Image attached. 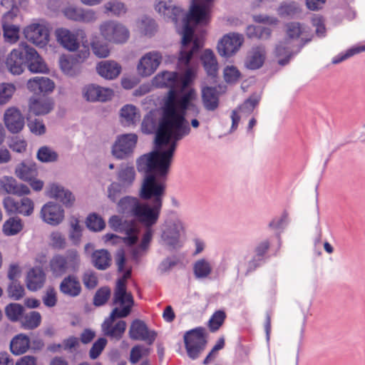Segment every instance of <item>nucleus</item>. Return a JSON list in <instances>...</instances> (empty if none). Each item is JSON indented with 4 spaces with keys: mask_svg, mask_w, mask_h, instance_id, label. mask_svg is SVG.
<instances>
[{
    "mask_svg": "<svg viewBox=\"0 0 365 365\" xmlns=\"http://www.w3.org/2000/svg\"><path fill=\"white\" fill-rule=\"evenodd\" d=\"M173 110L167 108L157 138L155 150L136 159V168L145 175L154 174L167 175L178 141L190 133V127L182 123V118H173Z\"/></svg>",
    "mask_w": 365,
    "mask_h": 365,
    "instance_id": "nucleus-1",
    "label": "nucleus"
},
{
    "mask_svg": "<svg viewBox=\"0 0 365 365\" xmlns=\"http://www.w3.org/2000/svg\"><path fill=\"white\" fill-rule=\"evenodd\" d=\"M166 176L148 174L143 177L138 195L143 200H150L151 204L141 202L135 197L126 196L118 201L117 211L140 212L150 219L160 216L166 192Z\"/></svg>",
    "mask_w": 365,
    "mask_h": 365,
    "instance_id": "nucleus-2",
    "label": "nucleus"
},
{
    "mask_svg": "<svg viewBox=\"0 0 365 365\" xmlns=\"http://www.w3.org/2000/svg\"><path fill=\"white\" fill-rule=\"evenodd\" d=\"M213 2L214 0H192L190 11L183 18V27L180 31L182 36V46L178 57L180 66H187L192 56L202 46V40L194 37V29L190 23L207 24Z\"/></svg>",
    "mask_w": 365,
    "mask_h": 365,
    "instance_id": "nucleus-3",
    "label": "nucleus"
},
{
    "mask_svg": "<svg viewBox=\"0 0 365 365\" xmlns=\"http://www.w3.org/2000/svg\"><path fill=\"white\" fill-rule=\"evenodd\" d=\"M196 98V91L193 88H190L187 92L177 98L173 95L170 96L164 103L162 109V117L158 122L153 112H150L144 117L141 124L143 133L146 134L155 133V138H157L158 132L163 120L167 108H170L173 110V118H182V123L187 127H190L185 118L187 112H190L193 115H197L200 113V108L194 103Z\"/></svg>",
    "mask_w": 365,
    "mask_h": 365,
    "instance_id": "nucleus-4",
    "label": "nucleus"
},
{
    "mask_svg": "<svg viewBox=\"0 0 365 365\" xmlns=\"http://www.w3.org/2000/svg\"><path fill=\"white\" fill-rule=\"evenodd\" d=\"M185 232L182 220L175 212L168 215L161 227L160 243L170 250L182 247V237Z\"/></svg>",
    "mask_w": 365,
    "mask_h": 365,
    "instance_id": "nucleus-5",
    "label": "nucleus"
},
{
    "mask_svg": "<svg viewBox=\"0 0 365 365\" xmlns=\"http://www.w3.org/2000/svg\"><path fill=\"white\" fill-rule=\"evenodd\" d=\"M195 78V71L187 68L183 75L176 72L163 71L156 75L153 81V85L157 88L169 87L171 88L170 95L174 96V90L184 91Z\"/></svg>",
    "mask_w": 365,
    "mask_h": 365,
    "instance_id": "nucleus-6",
    "label": "nucleus"
},
{
    "mask_svg": "<svg viewBox=\"0 0 365 365\" xmlns=\"http://www.w3.org/2000/svg\"><path fill=\"white\" fill-rule=\"evenodd\" d=\"M131 276V269H128L123 276L117 280L113 294V304H118L121 308L115 307L111 313L119 318L128 317L134 304L131 293L127 292L126 280Z\"/></svg>",
    "mask_w": 365,
    "mask_h": 365,
    "instance_id": "nucleus-7",
    "label": "nucleus"
},
{
    "mask_svg": "<svg viewBox=\"0 0 365 365\" xmlns=\"http://www.w3.org/2000/svg\"><path fill=\"white\" fill-rule=\"evenodd\" d=\"M108 225L114 231L123 233L125 236L120 237L115 234L108 233L103 237L105 242L113 240V243H117L122 240L128 245H133L137 242L138 231L133 222L123 220L118 215H113L108 220Z\"/></svg>",
    "mask_w": 365,
    "mask_h": 365,
    "instance_id": "nucleus-8",
    "label": "nucleus"
},
{
    "mask_svg": "<svg viewBox=\"0 0 365 365\" xmlns=\"http://www.w3.org/2000/svg\"><path fill=\"white\" fill-rule=\"evenodd\" d=\"M99 31L106 41L114 44H123L130 38L128 29L123 24L113 20H108L101 23Z\"/></svg>",
    "mask_w": 365,
    "mask_h": 365,
    "instance_id": "nucleus-9",
    "label": "nucleus"
},
{
    "mask_svg": "<svg viewBox=\"0 0 365 365\" xmlns=\"http://www.w3.org/2000/svg\"><path fill=\"white\" fill-rule=\"evenodd\" d=\"M304 29L299 23L292 22L287 25V37L284 42H280L276 47V54L278 57H284L279 59L278 63L284 66L289 62L292 56V48L289 41H297L302 36Z\"/></svg>",
    "mask_w": 365,
    "mask_h": 365,
    "instance_id": "nucleus-10",
    "label": "nucleus"
},
{
    "mask_svg": "<svg viewBox=\"0 0 365 365\" xmlns=\"http://www.w3.org/2000/svg\"><path fill=\"white\" fill-rule=\"evenodd\" d=\"M185 349L188 356L196 359L203 351L206 345L205 329L197 327L185 332L184 335Z\"/></svg>",
    "mask_w": 365,
    "mask_h": 365,
    "instance_id": "nucleus-11",
    "label": "nucleus"
},
{
    "mask_svg": "<svg viewBox=\"0 0 365 365\" xmlns=\"http://www.w3.org/2000/svg\"><path fill=\"white\" fill-rule=\"evenodd\" d=\"M138 140V135L135 133L118 135L112 146V155L118 160L129 158L134 153Z\"/></svg>",
    "mask_w": 365,
    "mask_h": 365,
    "instance_id": "nucleus-12",
    "label": "nucleus"
},
{
    "mask_svg": "<svg viewBox=\"0 0 365 365\" xmlns=\"http://www.w3.org/2000/svg\"><path fill=\"white\" fill-rule=\"evenodd\" d=\"M55 36L58 43L71 52L79 48V38L83 40L86 37L84 30L81 29L70 31L66 28H59L56 30Z\"/></svg>",
    "mask_w": 365,
    "mask_h": 365,
    "instance_id": "nucleus-13",
    "label": "nucleus"
},
{
    "mask_svg": "<svg viewBox=\"0 0 365 365\" xmlns=\"http://www.w3.org/2000/svg\"><path fill=\"white\" fill-rule=\"evenodd\" d=\"M3 205L6 212L9 215H21L28 217L31 215L34 210L33 200L26 197L16 200L9 196L4 198Z\"/></svg>",
    "mask_w": 365,
    "mask_h": 365,
    "instance_id": "nucleus-14",
    "label": "nucleus"
},
{
    "mask_svg": "<svg viewBox=\"0 0 365 365\" xmlns=\"http://www.w3.org/2000/svg\"><path fill=\"white\" fill-rule=\"evenodd\" d=\"M163 60L162 54L157 51L146 53L137 65L138 73L142 77L151 76L159 67Z\"/></svg>",
    "mask_w": 365,
    "mask_h": 365,
    "instance_id": "nucleus-15",
    "label": "nucleus"
},
{
    "mask_svg": "<svg viewBox=\"0 0 365 365\" xmlns=\"http://www.w3.org/2000/svg\"><path fill=\"white\" fill-rule=\"evenodd\" d=\"M26 43H21L18 48H14L6 59V66L14 75H19L24 70L26 63Z\"/></svg>",
    "mask_w": 365,
    "mask_h": 365,
    "instance_id": "nucleus-16",
    "label": "nucleus"
},
{
    "mask_svg": "<svg viewBox=\"0 0 365 365\" xmlns=\"http://www.w3.org/2000/svg\"><path fill=\"white\" fill-rule=\"evenodd\" d=\"M24 34L27 40L33 43L43 46L49 40V30L45 23H35L26 26Z\"/></svg>",
    "mask_w": 365,
    "mask_h": 365,
    "instance_id": "nucleus-17",
    "label": "nucleus"
},
{
    "mask_svg": "<svg viewBox=\"0 0 365 365\" xmlns=\"http://www.w3.org/2000/svg\"><path fill=\"white\" fill-rule=\"evenodd\" d=\"M120 214L126 215L133 217L137 222L140 223L145 227V231L143 232L140 247L142 249H148L149 244L153 238V227L155 225L160 218V216H157L156 218H147L146 217L141 215L140 212H120Z\"/></svg>",
    "mask_w": 365,
    "mask_h": 365,
    "instance_id": "nucleus-18",
    "label": "nucleus"
},
{
    "mask_svg": "<svg viewBox=\"0 0 365 365\" xmlns=\"http://www.w3.org/2000/svg\"><path fill=\"white\" fill-rule=\"evenodd\" d=\"M40 217L46 224L57 226L64 219V210L60 205L48 202L42 206Z\"/></svg>",
    "mask_w": 365,
    "mask_h": 365,
    "instance_id": "nucleus-19",
    "label": "nucleus"
},
{
    "mask_svg": "<svg viewBox=\"0 0 365 365\" xmlns=\"http://www.w3.org/2000/svg\"><path fill=\"white\" fill-rule=\"evenodd\" d=\"M243 41V36L239 34H227L223 36L217 45L218 53L222 56H231L240 49Z\"/></svg>",
    "mask_w": 365,
    "mask_h": 365,
    "instance_id": "nucleus-20",
    "label": "nucleus"
},
{
    "mask_svg": "<svg viewBox=\"0 0 365 365\" xmlns=\"http://www.w3.org/2000/svg\"><path fill=\"white\" fill-rule=\"evenodd\" d=\"M155 11L166 21L177 24L180 16H182L183 11L173 4L171 0H156Z\"/></svg>",
    "mask_w": 365,
    "mask_h": 365,
    "instance_id": "nucleus-21",
    "label": "nucleus"
},
{
    "mask_svg": "<svg viewBox=\"0 0 365 365\" xmlns=\"http://www.w3.org/2000/svg\"><path fill=\"white\" fill-rule=\"evenodd\" d=\"M118 318L116 314L113 315L110 312V316L104 320L101 326L103 334L115 340H120L126 329L125 321L120 320L114 324L115 320Z\"/></svg>",
    "mask_w": 365,
    "mask_h": 365,
    "instance_id": "nucleus-22",
    "label": "nucleus"
},
{
    "mask_svg": "<svg viewBox=\"0 0 365 365\" xmlns=\"http://www.w3.org/2000/svg\"><path fill=\"white\" fill-rule=\"evenodd\" d=\"M128 334L131 339L146 341L149 344H152L156 337V333L150 331L145 323L140 319L133 321Z\"/></svg>",
    "mask_w": 365,
    "mask_h": 365,
    "instance_id": "nucleus-23",
    "label": "nucleus"
},
{
    "mask_svg": "<svg viewBox=\"0 0 365 365\" xmlns=\"http://www.w3.org/2000/svg\"><path fill=\"white\" fill-rule=\"evenodd\" d=\"M4 124L11 133H19L24 126V118L20 110L14 107L9 108L4 115Z\"/></svg>",
    "mask_w": 365,
    "mask_h": 365,
    "instance_id": "nucleus-24",
    "label": "nucleus"
},
{
    "mask_svg": "<svg viewBox=\"0 0 365 365\" xmlns=\"http://www.w3.org/2000/svg\"><path fill=\"white\" fill-rule=\"evenodd\" d=\"M46 194L49 197L61 202L66 207H72L76 200L69 190L56 183H52L47 187Z\"/></svg>",
    "mask_w": 365,
    "mask_h": 365,
    "instance_id": "nucleus-25",
    "label": "nucleus"
},
{
    "mask_svg": "<svg viewBox=\"0 0 365 365\" xmlns=\"http://www.w3.org/2000/svg\"><path fill=\"white\" fill-rule=\"evenodd\" d=\"M54 107V102L49 97L33 96L29 101V110L35 115H44L49 113Z\"/></svg>",
    "mask_w": 365,
    "mask_h": 365,
    "instance_id": "nucleus-26",
    "label": "nucleus"
},
{
    "mask_svg": "<svg viewBox=\"0 0 365 365\" xmlns=\"http://www.w3.org/2000/svg\"><path fill=\"white\" fill-rule=\"evenodd\" d=\"M0 190L17 196L27 195L31 192L27 185L19 184L14 178L7 175L0 178Z\"/></svg>",
    "mask_w": 365,
    "mask_h": 365,
    "instance_id": "nucleus-27",
    "label": "nucleus"
},
{
    "mask_svg": "<svg viewBox=\"0 0 365 365\" xmlns=\"http://www.w3.org/2000/svg\"><path fill=\"white\" fill-rule=\"evenodd\" d=\"M26 63L31 73H46L48 68L36 51L26 43Z\"/></svg>",
    "mask_w": 365,
    "mask_h": 365,
    "instance_id": "nucleus-28",
    "label": "nucleus"
},
{
    "mask_svg": "<svg viewBox=\"0 0 365 365\" xmlns=\"http://www.w3.org/2000/svg\"><path fill=\"white\" fill-rule=\"evenodd\" d=\"M136 172L135 168L128 163H122L117 170L116 180L123 187L128 189L135 181Z\"/></svg>",
    "mask_w": 365,
    "mask_h": 365,
    "instance_id": "nucleus-29",
    "label": "nucleus"
},
{
    "mask_svg": "<svg viewBox=\"0 0 365 365\" xmlns=\"http://www.w3.org/2000/svg\"><path fill=\"white\" fill-rule=\"evenodd\" d=\"M259 103V98L257 96H251L247 99L243 104H242L237 110H234L232 112V127L231 130H234L237 128L238 123L240 120L241 115H247L250 114L255 107Z\"/></svg>",
    "mask_w": 365,
    "mask_h": 365,
    "instance_id": "nucleus-30",
    "label": "nucleus"
},
{
    "mask_svg": "<svg viewBox=\"0 0 365 365\" xmlns=\"http://www.w3.org/2000/svg\"><path fill=\"white\" fill-rule=\"evenodd\" d=\"M54 87L53 81L46 77L36 76L27 82L28 89L36 94L51 93Z\"/></svg>",
    "mask_w": 365,
    "mask_h": 365,
    "instance_id": "nucleus-31",
    "label": "nucleus"
},
{
    "mask_svg": "<svg viewBox=\"0 0 365 365\" xmlns=\"http://www.w3.org/2000/svg\"><path fill=\"white\" fill-rule=\"evenodd\" d=\"M120 65L114 61H103L96 66L97 73L105 79L113 80L120 73Z\"/></svg>",
    "mask_w": 365,
    "mask_h": 365,
    "instance_id": "nucleus-32",
    "label": "nucleus"
},
{
    "mask_svg": "<svg viewBox=\"0 0 365 365\" xmlns=\"http://www.w3.org/2000/svg\"><path fill=\"white\" fill-rule=\"evenodd\" d=\"M59 289L66 296L76 297L80 295L82 288L79 280L76 276L68 275L61 281Z\"/></svg>",
    "mask_w": 365,
    "mask_h": 365,
    "instance_id": "nucleus-33",
    "label": "nucleus"
},
{
    "mask_svg": "<svg viewBox=\"0 0 365 365\" xmlns=\"http://www.w3.org/2000/svg\"><path fill=\"white\" fill-rule=\"evenodd\" d=\"M45 280L46 274L41 267L32 268L27 273L26 287L31 291H36L43 286Z\"/></svg>",
    "mask_w": 365,
    "mask_h": 365,
    "instance_id": "nucleus-34",
    "label": "nucleus"
},
{
    "mask_svg": "<svg viewBox=\"0 0 365 365\" xmlns=\"http://www.w3.org/2000/svg\"><path fill=\"white\" fill-rule=\"evenodd\" d=\"M266 51L264 46L254 47L248 53L245 65L249 69L255 70L259 68L264 63Z\"/></svg>",
    "mask_w": 365,
    "mask_h": 365,
    "instance_id": "nucleus-35",
    "label": "nucleus"
},
{
    "mask_svg": "<svg viewBox=\"0 0 365 365\" xmlns=\"http://www.w3.org/2000/svg\"><path fill=\"white\" fill-rule=\"evenodd\" d=\"M202 101L207 110H215L219 106V95L217 89L213 87H204L202 89Z\"/></svg>",
    "mask_w": 365,
    "mask_h": 365,
    "instance_id": "nucleus-36",
    "label": "nucleus"
},
{
    "mask_svg": "<svg viewBox=\"0 0 365 365\" xmlns=\"http://www.w3.org/2000/svg\"><path fill=\"white\" fill-rule=\"evenodd\" d=\"M59 66L63 73L69 76H75L81 71V66L71 55H63L59 58Z\"/></svg>",
    "mask_w": 365,
    "mask_h": 365,
    "instance_id": "nucleus-37",
    "label": "nucleus"
},
{
    "mask_svg": "<svg viewBox=\"0 0 365 365\" xmlns=\"http://www.w3.org/2000/svg\"><path fill=\"white\" fill-rule=\"evenodd\" d=\"M201 61L207 74L215 78L218 73V63L214 53L209 49L205 50L201 56Z\"/></svg>",
    "mask_w": 365,
    "mask_h": 365,
    "instance_id": "nucleus-38",
    "label": "nucleus"
},
{
    "mask_svg": "<svg viewBox=\"0 0 365 365\" xmlns=\"http://www.w3.org/2000/svg\"><path fill=\"white\" fill-rule=\"evenodd\" d=\"M120 118L125 126H130L140 120V114L135 106L128 104L120 109Z\"/></svg>",
    "mask_w": 365,
    "mask_h": 365,
    "instance_id": "nucleus-39",
    "label": "nucleus"
},
{
    "mask_svg": "<svg viewBox=\"0 0 365 365\" xmlns=\"http://www.w3.org/2000/svg\"><path fill=\"white\" fill-rule=\"evenodd\" d=\"M93 266L98 270L107 269L111 264L110 254L104 249L94 251L91 255Z\"/></svg>",
    "mask_w": 365,
    "mask_h": 365,
    "instance_id": "nucleus-40",
    "label": "nucleus"
},
{
    "mask_svg": "<svg viewBox=\"0 0 365 365\" xmlns=\"http://www.w3.org/2000/svg\"><path fill=\"white\" fill-rule=\"evenodd\" d=\"M192 270L196 279H205L212 274L213 268L207 259L200 258L194 262Z\"/></svg>",
    "mask_w": 365,
    "mask_h": 365,
    "instance_id": "nucleus-41",
    "label": "nucleus"
},
{
    "mask_svg": "<svg viewBox=\"0 0 365 365\" xmlns=\"http://www.w3.org/2000/svg\"><path fill=\"white\" fill-rule=\"evenodd\" d=\"M29 338L24 334H19L15 336L11 341L10 349L14 354L21 355L29 349Z\"/></svg>",
    "mask_w": 365,
    "mask_h": 365,
    "instance_id": "nucleus-42",
    "label": "nucleus"
},
{
    "mask_svg": "<svg viewBox=\"0 0 365 365\" xmlns=\"http://www.w3.org/2000/svg\"><path fill=\"white\" fill-rule=\"evenodd\" d=\"M16 176L24 181H31L37 175L36 165L32 163H21L15 170Z\"/></svg>",
    "mask_w": 365,
    "mask_h": 365,
    "instance_id": "nucleus-43",
    "label": "nucleus"
},
{
    "mask_svg": "<svg viewBox=\"0 0 365 365\" xmlns=\"http://www.w3.org/2000/svg\"><path fill=\"white\" fill-rule=\"evenodd\" d=\"M20 322L24 329L32 330L41 324V316L39 312L31 311L23 315L21 317Z\"/></svg>",
    "mask_w": 365,
    "mask_h": 365,
    "instance_id": "nucleus-44",
    "label": "nucleus"
},
{
    "mask_svg": "<svg viewBox=\"0 0 365 365\" xmlns=\"http://www.w3.org/2000/svg\"><path fill=\"white\" fill-rule=\"evenodd\" d=\"M64 256L61 255H54L49 262L50 269L56 277L62 276L68 272Z\"/></svg>",
    "mask_w": 365,
    "mask_h": 365,
    "instance_id": "nucleus-45",
    "label": "nucleus"
},
{
    "mask_svg": "<svg viewBox=\"0 0 365 365\" xmlns=\"http://www.w3.org/2000/svg\"><path fill=\"white\" fill-rule=\"evenodd\" d=\"M23 229V223L20 218L12 217L8 219L3 225V232L6 236H13Z\"/></svg>",
    "mask_w": 365,
    "mask_h": 365,
    "instance_id": "nucleus-46",
    "label": "nucleus"
},
{
    "mask_svg": "<svg viewBox=\"0 0 365 365\" xmlns=\"http://www.w3.org/2000/svg\"><path fill=\"white\" fill-rule=\"evenodd\" d=\"M64 259L66 262L68 272H77L81 265V257L78 252L75 250L67 251Z\"/></svg>",
    "mask_w": 365,
    "mask_h": 365,
    "instance_id": "nucleus-47",
    "label": "nucleus"
},
{
    "mask_svg": "<svg viewBox=\"0 0 365 365\" xmlns=\"http://www.w3.org/2000/svg\"><path fill=\"white\" fill-rule=\"evenodd\" d=\"M137 24L139 31L145 36H151L156 31L155 22L150 18L143 17L138 21Z\"/></svg>",
    "mask_w": 365,
    "mask_h": 365,
    "instance_id": "nucleus-48",
    "label": "nucleus"
},
{
    "mask_svg": "<svg viewBox=\"0 0 365 365\" xmlns=\"http://www.w3.org/2000/svg\"><path fill=\"white\" fill-rule=\"evenodd\" d=\"M106 13H110L114 16H120L127 11L125 5L118 0H111L106 2L104 6Z\"/></svg>",
    "mask_w": 365,
    "mask_h": 365,
    "instance_id": "nucleus-49",
    "label": "nucleus"
},
{
    "mask_svg": "<svg viewBox=\"0 0 365 365\" xmlns=\"http://www.w3.org/2000/svg\"><path fill=\"white\" fill-rule=\"evenodd\" d=\"M24 308L19 304L11 303L5 308L6 317L12 322L20 321Z\"/></svg>",
    "mask_w": 365,
    "mask_h": 365,
    "instance_id": "nucleus-50",
    "label": "nucleus"
},
{
    "mask_svg": "<svg viewBox=\"0 0 365 365\" xmlns=\"http://www.w3.org/2000/svg\"><path fill=\"white\" fill-rule=\"evenodd\" d=\"M37 158L43 163L55 162L58 159V154L49 147L43 146L37 152Z\"/></svg>",
    "mask_w": 365,
    "mask_h": 365,
    "instance_id": "nucleus-51",
    "label": "nucleus"
},
{
    "mask_svg": "<svg viewBox=\"0 0 365 365\" xmlns=\"http://www.w3.org/2000/svg\"><path fill=\"white\" fill-rule=\"evenodd\" d=\"M86 225L90 230L96 232L104 229L106 223L101 217L93 213L89 215L87 217Z\"/></svg>",
    "mask_w": 365,
    "mask_h": 365,
    "instance_id": "nucleus-52",
    "label": "nucleus"
},
{
    "mask_svg": "<svg viewBox=\"0 0 365 365\" xmlns=\"http://www.w3.org/2000/svg\"><path fill=\"white\" fill-rule=\"evenodd\" d=\"M150 349L143 345H136L130 351V361L132 364L138 363L143 357L148 356Z\"/></svg>",
    "mask_w": 365,
    "mask_h": 365,
    "instance_id": "nucleus-53",
    "label": "nucleus"
},
{
    "mask_svg": "<svg viewBox=\"0 0 365 365\" xmlns=\"http://www.w3.org/2000/svg\"><path fill=\"white\" fill-rule=\"evenodd\" d=\"M93 53L98 58H106L109 56L110 51L108 45L100 40H95L91 43Z\"/></svg>",
    "mask_w": 365,
    "mask_h": 365,
    "instance_id": "nucleus-54",
    "label": "nucleus"
},
{
    "mask_svg": "<svg viewBox=\"0 0 365 365\" xmlns=\"http://www.w3.org/2000/svg\"><path fill=\"white\" fill-rule=\"evenodd\" d=\"M15 91L16 87L12 83L0 84V104L6 103L11 98Z\"/></svg>",
    "mask_w": 365,
    "mask_h": 365,
    "instance_id": "nucleus-55",
    "label": "nucleus"
},
{
    "mask_svg": "<svg viewBox=\"0 0 365 365\" xmlns=\"http://www.w3.org/2000/svg\"><path fill=\"white\" fill-rule=\"evenodd\" d=\"M27 126L30 132L36 135H41L46 133V126L42 120L38 118L29 119Z\"/></svg>",
    "mask_w": 365,
    "mask_h": 365,
    "instance_id": "nucleus-56",
    "label": "nucleus"
},
{
    "mask_svg": "<svg viewBox=\"0 0 365 365\" xmlns=\"http://www.w3.org/2000/svg\"><path fill=\"white\" fill-rule=\"evenodd\" d=\"M279 14L282 16H292L300 12V8L297 3L290 2L280 6L278 10Z\"/></svg>",
    "mask_w": 365,
    "mask_h": 365,
    "instance_id": "nucleus-57",
    "label": "nucleus"
},
{
    "mask_svg": "<svg viewBox=\"0 0 365 365\" xmlns=\"http://www.w3.org/2000/svg\"><path fill=\"white\" fill-rule=\"evenodd\" d=\"M8 295L14 300H19L24 295V288L17 281H13L8 287Z\"/></svg>",
    "mask_w": 365,
    "mask_h": 365,
    "instance_id": "nucleus-58",
    "label": "nucleus"
},
{
    "mask_svg": "<svg viewBox=\"0 0 365 365\" xmlns=\"http://www.w3.org/2000/svg\"><path fill=\"white\" fill-rule=\"evenodd\" d=\"M97 19L98 14L94 10L81 8L78 22L92 24Z\"/></svg>",
    "mask_w": 365,
    "mask_h": 365,
    "instance_id": "nucleus-59",
    "label": "nucleus"
},
{
    "mask_svg": "<svg viewBox=\"0 0 365 365\" xmlns=\"http://www.w3.org/2000/svg\"><path fill=\"white\" fill-rule=\"evenodd\" d=\"M110 296V289L107 287H101L96 292L93 297V304L96 306L103 305L108 301Z\"/></svg>",
    "mask_w": 365,
    "mask_h": 365,
    "instance_id": "nucleus-60",
    "label": "nucleus"
},
{
    "mask_svg": "<svg viewBox=\"0 0 365 365\" xmlns=\"http://www.w3.org/2000/svg\"><path fill=\"white\" fill-rule=\"evenodd\" d=\"M4 35L10 42H15L19 38V27L14 24H3Z\"/></svg>",
    "mask_w": 365,
    "mask_h": 365,
    "instance_id": "nucleus-61",
    "label": "nucleus"
},
{
    "mask_svg": "<svg viewBox=\"0 0 365 365\" xmlns=\"http://www.w3.org/2000/svg\"><path fill=\"white\" fill-rule=\"evenodd\" d=\"M225 319V314L222 311H217L212 316L209 321V327L212 331H217L223 324Z\"/></svg>",
    "mask_w": 365,
    "mask_h": 365,
    "instance_id": "nucleus-62",
    "label": "nucleus"
},
{
    "mask_svg": "<svg viewBox=\"0 0 365 365\" xmlns=\"http://www.w3.org/2000/svg\"><path fill=\"white\" fill-rule=\"evenodd\" d=\"M107 344V340L105 338L98 339L92 346L89 351V356L91 359H96L99 356L103 349Z\"/></svg>",
    "mask_w": 365,
    "mask_h": 365,
    "instance_id": "nucleus-63",
    "label": "nucleus"
},
{
    "mask_svg": "<svg viewBox=\"0 0 365 365\" xmlns=\"http://www.w3.org/2000/svg\"><path fill=\"white\" fill-rule=\"evenodd\" d=\"M82 280L85 287L88 289L95 288L98 284L96 274L92 270L86 271L83 275Z\"/></svg>",
    "mask_w": 365,
    "mask_h": 365,
    "instance_id": "nucleus-64",
    "label": "nucleus"
}]
</instances>
